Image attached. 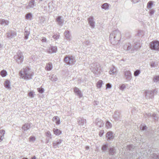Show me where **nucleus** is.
Segmentation results:
<instances>
[{
  "label": "nucleus",
  "instance_id": "24",
  "mask_svg": "<svg viewBox=\"0 0 159 159\" xmlns=\"http://www.w3.org/2000/svg\"><path fill=\"white\" fill-rule=\"evenodd\" d=\"M65 37L67 40H70V33L69 31H65L64 33Z\"/></svg>",
  "mask_w": 159,
  "mask_h": 159
},
{
  "label": "nucleus",
  "instance_id": "45",
  "mask_svg": "<svg viewBox=\"0 0 159 159\" xmlns=\"http://www.w3.org/2000/svg\"><path fill=\"white\" fill-rule=\"evenodd\" d=\"M153 2L152 1H150L148 2L147 5V7L148 8H151Z\"/></svg>",
  "mask_w": 159,
  "mask_h": 159
},
{
  "label": "nucleus",
  "instance_id": "59",
  "mask_svg": "<svg viewBox=\"0 0 159 159\" xmlns=\"http://www.w3.org/2000/svg\"><path fill=\"white\" fill-rule=\"evenodd\" d=\"M154 63H152L151 64L150 66L152 67H154Z\"/></svg>",
  "mask_w": 159,
  "mask_h": 159
},
{
  "label": "nucleus",
  "instance_id": "43",
  "mask_svg": "<svg viewBox=\"0 0 159 159\" xmlns=\"http://www.w3.org/2000/svg\"><path fill=\"white\" fill-rule=\"evenodd\" d=\"M140 48V45L139 43L135 44L133 48L134 50H137Z\"/></svg>",
  "mask_w": 159,
  "mask_h": 159
},
{
  "label": "nucleus",
  "instance_id": "19",
  "mask_svg": "<svg viewBox=\"0 0 159 159\" xmlns=\"http://www.w3.org/2000/svg\"><path fill=\"white\" fill-rule=\"evenodd\" d=\"M96 125L99 127H102L104 124V123L103 122V121L99 119H97L96 120Z\"/></svg>",
  "mask_w": 159,
  "mask_h": 159
},
{
  "label": "nucleus",
  "instance_id": "27",
  "mask_svg": "<svg viewBox=\"0 0 159 159\" xmlns=\"http://www.w3.org/2000/svg\"><path fill=\"white\" fill-rule=\"evenodd\" d=\"M52 120L55 122L56 124L57 125L59 124H60V119L57 116H54L52 119Z\"/></svg>",
  "mask_w": 159,
  "mask_h": 159
},
{
  "label": "nucleus",
  "instance_id": "15",
  "mask_svg": "<svg viewBox=\"0 0 159 159\" xmlns=\"http://www.w3.org/2000/svg\"><path fill=\"white\" fill-rule=\"evenodd\" d=\"M89 23L90 25L91 28H93L95 27V22L94 21V19L92 16L89 17L88 19Z\"/></svg>",
  "mask_w": 159,
  "mask_h": 159
},
{
  "label": "nucleus",
  "instance_id": "49",
  "mask_svg": "<svg viewBox=\"0 0 159 159\" xmlns=\"http://www.w3.org/2000/svg\"><path fill=\"white\" fill-rule=\"evenodd\" d=\"M60 35L59 34H54L53 36V38L57 40L59 38Z\"/></svg>",
  "mask_w": 159,
  "mask_h": 159
},
{
  "label": "nucleus",
  "instance_id": "57",
  "mask_svg": "<svg viewBox=\"0 0 159 159\" xmlns=\"http://www.w3.org/2000/svg\"><path fill=\"white\" fill-rule=\"evenodd\" d=\"M89 43V41L87 40L84 43V44H85L86 45H88Z\"/></svg>",
  "mask_w": 159,
  "mask_h": 159
},
{
  "label": "nucleus",
  "instance_id": "2",
  "mask_svg": "<svg viewBox=\"0 0 159 159\" xmlns=\"http://www.w3.org/2000/svg\"><path fill=\"white\" fill-rule=\"evenodd\" d=\"M19 74L22 78L26 80L31 79L33 75V73L28 67L23 68L20 71Z\"/></svg>",
  "mask_w": 159,
  "mask_h": 159
},
{
  "label": "nucleus",
  "instance_id": "22",
  "mask_svg": "<svg viewBox=\"0 0 159 159\" xmlns=\"http://www.w3.org/2000/svg\"><path fill=\"white\" fill-rule=\"evenodd\" d=\"M62 141V139H57L56 141H54L53 143V146L55 148H56L58 146L60 145Z\"/></svg>",
  "mask_w": 159,
  "mask_h": 159
},
{
  "label": "nucleus",
  "instance_id": "30",
  "mask_svg": "<svg viewBox=\"0 0 159 159\" xmlns=\"http://www.w3.org/2000/svg\"><path fill=\"white\" fill-rule=\"evenodd\" d=\"M53 131L54 132V134L57 135H60L61 133V131L59 129L55 128H54L53 129Z\"/></svg>",
  "mask_w": 159,
  "mask_h": 159
},
{
  "label": "nucleus",
  "instance_id": "36",
  "mask_svg": "<svg viewBox=\"0 0 159 159\" xmlns=\"http://www.w3.org/2000/svg\"><path fill=\"white\" fill-rule=\"evenodd\" d=\"M50 80H51L52 81H56L57 80V78L56 76L54 75H52L51 78H50Z\"/></svg>",
  "mask_w": 159,
  "mask_h": 159
},
{
  "label": "nucleus",
  "instance_id": "1",
  "mask_svg": "<svg viewBox=\"0 0 159 159\" xmlns=\"http://www.w3.org/2000/svg\"><path fill=\"white\" fill-rule=\"evenodd\" d=\"M121 36V33L118 30L113 31L109 37L111 43L114 45L118 44L120 39Z\"/></svg>",
  "mask_w": 159,
  "mask_h": 159
},
{
  "label": "nucleus",
  "instance_id": "52",
  "mask_svg": "<svg viewBox=\"0 0 159 159\" xmlns=\"http://www.w3.org/2000/svg\"><path fill=\"white\" fill-rule=\"evenodd\" d=\"M37 89L38 91L40 93H43L44 92V89L43 88H38Z\"/></svg>",
  "mask_w": 159,
  "mask_h": 159
},
{
  "label": "nucleus",
  "instance_id": "31",
  "mask_svg": "<svg viewBox=\"0 0 159 159\" xmlns=\"http://www.w3.org/2000/svg\"><path fill=\"white\" fill-rule=\"evenodd\" d=\"M148 116H151L152 117H153V119L155 120V121H157L158 118V117L156 116V114L153 113L151 115V114L149 113L148 115Z\"/></svg>",
  "mask_w": 159,
  "mask_h": 159
},
{
  "label": "nucleus",
  "instance_id": "42",
  "mask_svg": "<svg viewBox=\"0 0 159 159\" xmlns=\"http://www.w3.org/2000/svg\"><path fill=\"white\" fill-rule=\"evenodd\" d=\"M36 140V138L34 136H31L29 138V141L30 142H34Z\"/></svg>",
  "mask_w": 159,
  "mask_h": 159
},
{
  "label": "nucleus",
  "instance_id": "13",
  "mask_svg": "<svg viewBox=\"0 0 159 159\" xmlns=\"http://www.w3.org/2000/svg\"><path fill=\"white\" fill-rule=\"evenodd\" d=\"M57 47L55 46L50 47L48 48L47 49V52L49 53L56 52L57 51Z\"/></svg>",
  "mask_w": 159,
  "mask_h": 159
},
{
  "label": "nucleus",
  "instance_id": "8",
  "mask_svg": "<svg viewBox=\"0 0 159 159\" xmlns=\"http://www.w3.org/2000/svg\"><path fill=\"white\" fill-rule=\"evenodd\" d=\"M146 98L147 99H152L153 98L154 93L152 90H147L144 93Z\"/></svg>",
  "mask_w": 159,
  "mask_h": 159
},
{
  "label": "nucleus",
  "instance_id": "38",
  "mask_svg": "<svg viewBox=\"0 0 159 159\" xmlns=\"http://www.w3.org/2000/svg\"><path fill=\"white\" fill-rule=\"evenodd\" d=\"M102 84V81L101 80H99L97 83V86L98 88H101Z\"/></svg>",
  "mask_w": 159,
  "mask_h": 159
},
{
  "label": "nucleus",
  "instance_id": "54",
  "mask_svg": "<svg viewBox=\"0 0 159 159\" xmlns=\"http://www.w3.org/2000/svg\"><path fill=\"white\" fill-rule=\"evenodd\" d=\"M104 133V130H101L100 131L99 135L100 136L102 137Z\"/></svg>",
  "mask_w": 159,
  "mask_h": 159
},
{
  "label": "nucleus",
  "instance_id": "56",
  "mask_svg": "<svg viewBox=\"0 0 159 159\" xmlns=\"http://www.w3.org/2000/svg\"><path fill=\"white\" fill-rule=\"evenodd\" d=\"M29 95L30 97L32 98L34 97L33 93L31 91L29 93Z\"/></svg>",
  "mask_w": 159,
  "mask_h": 159
},
{
  "label": "nucleus",
  "instance_id": "35",
  "mask_svg": "<svg viewBox=\"0 0 159 159\" xmlns=\"http://www.w3.org/2000/svg\"><path fill=\"white\" fill-rule=\"evenodd\" d=\"M153 81L154 82H157L159 81V75H156L154 76Z\"/></svg>",
  "mask_w": 159,
  "mask_h": 159
},
{
  "label": "nucleus",
  "instance_id": "41",
  "mask_svg": "<svg viewBox=\"0 0 159 159\" xmlns=\"http://www.w3.org/2000/svg\"><path fill=\"white\" fill-rule=\"evenodd\" d=\"M140 73V70H137L134 72V75L135 76H138Z\"/></svg>",
  "mask_w": 159,
  "mask_h": 159
},
{
  "label": "nucleus",
  "instance_id": "12",
  "mask_svg": "<svg viewBox=\"0 0 159 159\" xmlns=\"http://www.w3.org/2000/svg\"><path fill=\"white\" fill-rule=\"evenodd\" d=\"M113 117L116 121L120 119L121 116L120 112L118 111H116L113 115Z\"/></svg>",
  "mask_w": 159,
  "mask_h": 159
},
{
  "label": "nucleus",
  "instance_id": "25",
  "mask_svg": "<svg viewBox=\"0 0 159 159\" xmlns=\"http://www.w3.org/2000/svg\"><path fill=\"white\" fill-rule=\"evenodd\" d=\"M52 68V65L51 63L47 64L45 69L47 70H50Z\"/></svg>",
  "mask_w": 159,
  "mask_h": 159
},
{
  "label": "nucleus",
  "instance_id": "26",
  "mask_svg": "<svg viewBox=\"0 0 159 159\" xmlns=\"http://www.w3.org/2000/svg\"><path fill=\"white\" fill-rule=\"evenodd\" d=\"M9 22L7 20L3 19L0 20V24L2 25H8L9 24Z\"/></svg>",
  "mask_w": 159,
  "mask_h": 159
},
{
  "label": "nucleus",
  "instance_id": "44",
  "mask_svg": "<svg viewBox=\"0 0 159 159\" xmlns=\"http://www.w3.org/2000/svg\"><path fill=\"white\" fill-rule=\"evenodd\" d=\"M108 148V144H107L104 145L102 148V150L103 151L106 150Z\"/></svg>",
  "mask_w": 159,
  "mask_h": 159
},
{
  "label": "nucleus",
  "instance_id": "58",
  "mask_svg": "<svg viewBox=\"0 0 159 159\" xmlns=\"http://www.w3.org/2000/svg\"><path fill=\"white\" fill-rule=\"evenodd\" d=\"M140 0H132V2L134 3H136L138 2Z\"/></svg>",
  "mask_w": 159,
  "mask_h": 159
},
{
  "label": "nucleus",
  "instance_id": "10",
  "mask_svg": "<svg viewBox=\"0 0 159 159\" xmlns=\"http://www.w3.org/2000/svg\"><path fill=\"white\" fill-rule=\"evenodd\" d=\"M92 71L95 75L98 76L102 72L101 67L99 66H96L94 68Z\"/></svg>",
  "mask_w": 159,
  "mask_h": 159
},
{
  "label": "nucleus",
  "instance_id": "3",
  "mask_svg": "<svg viewBox=\"0 0 159 159\" xmlns=\"http://www.w3.org/2000/svg\"><path fill=\"white\" fill-rule=\"evenodd\" d=\"M64 62L67 65H73L76 62L75 57L72 56L67 55L64 58Z\"/></svg>",
  "mask_w": 159,
  "mask_h": 159
},
{
  "label": "nucleus",
  "instance_id": "28",
  "mask_svg": "<svg viewBox=\"0 0 159 159\" xmlns=\"http://www.w3.org/2000/svg\"><path fill=\"white\" fill-rule=\"evenodd\" d=\"M116 153V150L114 148H111L109 149V154L113 155Z\"/></svg>",
  "mask_w": 159,
  "mask_h": 159
},
{
  "label": "nucleus",
  "instance_id": "20",
  "mask_svg": "<svg viewBox=\"0 0 159 159\" xmlns=\"http://www.w3.org/2000/svg\"><path fill=\"white\" fill-rule=\"evenodd\" d=\"M106 137L107 138V140L113 139L114 137L112 132L111 131L107 132L106 134Z\"/></svg>",
  "mask_w": 159,
  "mask_h": 159
},
{
  "label": "nucleus",
  "instance_id": "51",
  "mask_svg": "<svg viewBox=\"0 0 159 159\" xmlns=\"http://www.w3.org/2000/svg\"><path fill=\"white\" fill-rule=\"evenodd\" d=\"M111 88V85L110 83H107L106 84V89H110Z\"/></svg>",
  "mask_w": 159,
  "mask_h": 159
},
{
  "label": "nucleus",
  "instance_id": "40",
  "mask_svg": "<svg viewBox=\"0 0 159 159\" xmlns=\"http://www.w3.org/2000/svg\"><path fill=\"white\" fill-rule=\"evenodd\" d=\"M0 74L2 76L5 77L7 75V72L6 70H3L1 71Z\"/></svg>",
  "mask_w": 159,
  "mask_h": 159
},
{
  "label": "nucleus",
  "instance_id": "18",
  "mask_svg": "<svg viewBox=\"0 0 159 159\" xmlns=\"http://www.w3.org/2000/svg\"><path fill=\"white\" fill-rule=\"evenodd\" d=\"M24 34H25V39H27L28 38V36L30 33V29L27 27H26L25 29Z\"/></svg>",
  "mask_w": 159,
  "mask_h": 159
},
{
  "label": "nucleus",
  "instance_id": "29",
  "mask_svg": "<svg viewBox=\"0 0 159 159\" xmlns=\"http://www.w3.org/2000/svg\"><path fill=\"white\" fill-rule=\"evenodd\" d=\"M5 133V131L4 130H0V142L3 139Z\"/></svg>",
  "mask_w": 159,
  "mask_h": 159
},
{
  "label": "nucleus",
  "instance_id": "5",
  "mask_svg": "<svg viewBox=\"0 0 159 159\" xmlns=\"http://www.w3.org/2000/svg\"><path fill=\"white\" fill-rule=\"evenodd\" d=\"M149 47L152 50L159 51V41L157 40L152 41L149 44Z\"/></svg>",
  "mask_w": 159,
  "mask_h": 159
},
{
  "label": "nucleus",
  "instance_id": "63",
  "mask_svg": "<svg viewBox=\"0 0 159 159\" xmlns=\"http://www.w3.org/2000/svg\"><path fill=\"white\" fill-rule=\"evenodd\" d=\"M2 45L1 44H0V48H2Z\"/></svg>",
  "mask_w": 159,
  "mask_h": 159
},
{
  "label": "nucleus",
  "instance_id": "11",
  "mask_svg": "<svg viewBox=\"0 0 159 159\" xmlns=\"http://www.w3.org/2000/svg\"><path fill=\"white\" fill-rule=\"evenodd\" d=\"M56 21L58 25L62 26L63 25L64 20L61 16H58L56 19Z\"/></svg>",
  "mask_w": 159,
  "mask_h": 159
},
{
  "label": "nucleus",
  "instance_id": "48",
  "mask_svg": "<svg viewBox=\"0 0 159 159\" xmlns=\"http://www.w3.org/2000/svg\"><path fill=\"white\" fill-rule=\"evenodd\" d=\"M125 88V85L124 84H122L120 87V89L122 90H124Z\"/></svg>",
  "mask_w": 159,
  "mask_h": 159
},
{
  "label": "nucleus",
  "instance_id": "64",
  "mask_svg": "<svg viewBox=\"0 0 159 159\" xmlns=\"http://www.w3.org/2000/svg\"><path fill=\"white\" fill-rule=\"evenodd\" d=\"M22 159H28L26 157H24Z\"/></svg>",
  "mask_w": 159,
  "mask_h": 159
},
{
  "label": "nucleus",
  "instance_id": "32",
  "mask_svg": "<svg viewBox=\"0 0 159 159\" xmlns=\"http://www.w3.org/2000/svg\"><path fill=\"white\" fill-rule=\"evenodd\" d=\"M45 134L46 136L48 138V141L47 142H48L49 140L50 139H51L52 138L51 134L49 131H48Z\"/></svg>",
  "mask_w": 159,
  "mask_h": 159
},
{
  "label": "nucleus",
  "instance_id": "61",
  "mask_svg": "<svg viewBox=\"0 0 159 159\" xmlns=\"http://www.w3.org/2000/svg\"><path fill=\"white\" fill-rule=\"evenodd\" d=\"M31 159H36V157L34 156L33 157H32Z\"/></svg>",
  "mask_w": 159,
  "mask_h": 159
},
{
  "label": "nucleus",
  "instance_id": "53",
  "mask_svg": "<svg viewBox=\"0 0 159 159\" xmlns=\"http://www.w3.org/2000/svg\"><path fill=\"white\" fill-rule=\"evenodd\" d=\"M41 40L43 43H46L47 42V39L44 37H43Z\"/></svg>",
  "mask_w": 159,
  "mask_h": 159
},
{
  "label": "nucleus",
  "instance_id": "46",
  "mask_svg": "<svg viewBox=\"0 0 159 159\" xmlns=\"http://www.w3.org/2000/svg\"><path fill=\"white\" fill-rule=\"evenodd\" d=\"M140 127L141 130H144L146 128V126L143 124H142L140 125Z\"/></svg>",
  "mask_w": 159,
  "mask_h": 159
},
{
  "label": "nucleus",
  "instance_id": "50",
  "mask_svg": "<svg viewBox=\"0 0 159 159\" xmlns=\"http://www.w3.org/2000/svg\"><path fill=\"white\" fill-rule=\"evenodd\" d=\"M32 16L31 14L30 13H28L25 16L26 18L27 19H30Z\"/></svg>",
  "mask_w": 159,
  "mask_h": 159
},
{
  "label": "nucleus",
  "instance_id": "62",
  "mask_svg": "<svg viewBox=\"0 0 159 159\" xmlns=\"http://www.w3.org/2000/svg\"><path fill=\"white\" fill-rule=\"evenodd\" d=\"M86 148L87 150H88L89 149V147L88 146H86Z\"/></svg>",
  "mask_w": 159,
  "mask_h": 159
},
{
  "label": "nucleus",
  "instance_id": "9",
  "mask_svg": "<svg viewBox=\"0 0 159 159\" xmlns=\"http://www.w3.org/2000/svg\"><path fill=\"white\" fill-rule=\"evenodd\" d=\"M6 35L7 38L11 39L16 36V33L14 31L11 30L10 32L7 33Z\"/></svg>",
  "mask_w": 159,
  "mask_h": 159
},
{
  "label": "nucleus",
  "instance_id": "34",
  "mask_svg": "<svg viewBox=\"0 0 159 159\" xmlns=\"http://www.w3.org/2000/svg\"><path fill=\"white\" fill-rule=\"evenodd\" d=\"M109 4L107 3H105L103 4L102 6V8L105 10L107 9L109 7Z\"/></svg>",
  "mask_w": 159,
  "mask_h": 159
},
{
  "label": "nucleus",
  "instance_id": "7",
  "mask_svg": "<svg viewBox=\"0 0 159 159\" xmlns=\"http://www.w3.org/2000/svg\"><path fill=\"white\" fill-rule=\"evenodd\" d=\"M124 76L126 80V81H130L132 79V75L130 71L129 70H126L124 72Z\"/></svg>",
  "mask_w": 159,
  "mask_h": 159
},
{
  "label": "nucleus",
  "instance_id": "17",
  "mask_svg": "<svg viewBox=\"0 0 159 159\" xmlns=\"http://www.w3.org/2000/svg\"><path fill=\"white\" fill-rule=\"evenodd\" d=\"M34 0H31L29 3V4L26 7V9H29L30 8H33L35 6Z\"/></svg>",
  "mask_w": 159,
  "mask_h": 159
},
{
  "label": "nucleus",
  "instance_id": "23",
  "mask_svg": "<svg viewBox=\"0 0 159 159\" xmlns=\"http://www.w3.org/2000/svg\"><path fill=\"white\" fill-rule=\"evenodd\" d=\"M31 124H25L22 126V129L24 131H26L29 129L31 127Z\"/></svg>",
  "mask_w": 159,
  "mask_h": 159
},
{
  "label": "nucleus",
  "instance_id": "55",
  "mask_svg": "<svg viewBox=\"0 0 159 159\" xmlns=\"http://www.w3.org/2000/svg\"><path fill=\"white\" fill-rule=\"evenodd\" d=\"M154 12H155V11L154 10H153V9L149 11V14L151 16L152 15L154 14Z\"/></svg>",
  "mask_w": 159,
  "mask_h": 159
},
{
  "label": "nucleus",
  "instance_id": "37",
  "mask_svg": "<svg viewBox=\"0 0 159 159\" xmlns=\"http://www.w3.org/2000/svg\"><path fill=\"white\" fill-rule=\"evenodd\" d=\"M106 126L107 129L110 128L112 127V125L109 121H107L106 123Z\"/></svg>",
  "mask_w": 159,
  "mask_h": 159
},
{
  "label": "nucleus",
  "instance_id": "60",
  "mask_svg": "<svg viewBox=\"0 0 159 159\" xmlns=\"http://www.w3.org/2000/svg\"><path fill=\"white\" fill-rule=\"evenodd\" d=\"M153 91V92L154 93V94L155 93H157V90L156 89L154 90L153 91Z\"/></svg>",
  "mask_w": 159,
  "mask_h": 159
},
{
  "label": "nucleus",
  "instance_id": "4",
  "mask_svg": "<svg viewBox=\"0 0 159 159\" xmlns=\"http://www.w3.org/2000/svg\"><path fill=\"white\" fill-rule=\"evenodd\" d=\"M14 58L18 64H21L24 60V56L22 53L20 51H18L16 54L14 56Z\"/></svg>",
  "mask_w": 159,
  "mask_h": 159
},
{
  "label": "nucleus",
  "instance_id": "39",
  "mask_svg": "<svg viewBox=\"0 0 159 159\" xmlns=\"http://www.w3.org/2000/svg\"><path fill=\"white\" fill-rule=\"evenodd\" d=\"M151 157L152 159H159V156L155 153L153 154Z\"/></svg>",
  "mask_w": 159,
  "mask_h": 159
},
{
  "label": "nucleus",
  "instance_id": "16",
  "mask_svg": "<svg viewBox=\"0 0 159 159\" xmlns=\"http://www.w3.org/2000/svg\"><path fill=\"white\" fill-rule=\"evenodd\" d=\"M78 124L79 125H83L86 123V120L83 118L79 117L77 120Z\"/></svg>",
  "mask_w": 159,
  "mask_h": 159
},
{
  "label": "nucleus",
  "instance_id": "14",
  "mask_svg": "<svg viewBox=\"0 0 159 159\" xmlns=\"http://www.w3.org/2000/svg\"><path fill=\"white\" fill-rule=\"evenodd\" d=\"M74 92L79 98H81L83 97V94L78 88L76 87H75L74 88Z\"/></svg>",
  "mask_w": 159,
  "mask_h": 159
},
{
  "label": "nucleus",
  "instance_id": "21",
  "mask_svg": "<svg viewBox=\"0 0 159 159\" xmlns=\"http://www.w3.org/2000/svg\"><path fill=\"white\" fill-rule=\"evenodd\" d=\"M109 73L111 75L116 74L117 73L116 68L114 66H112L110 70L109 71Z\"/></svg>",
  "mask_w": 159,
  "mask_h": 159
},
{
  "label": "nucleus",
  "instance_id": "6",
  "mask_svg": "<svg viewBox=\"0 0 159 159\" xmlns=\"http://www.w3.org/2000/svg\"><path fill=\"white\" fill-rule=\"evenodd\" d=\"M123 48L125 50L128 51L129 52L132 53L134 51L132 46L129 43L125 44L123 46Z\"/></svg>",
  "mask_w": 159,
  "mask_h": 159
},
{
  "label": "nucleus",
  "instance_id": "47",
  "mask_svg": "<svg viewBox=\"0 0 159 159\" xmlns=\"http://www.w3.org/2000/svg\"><path fill=\"white\" fill-rule=\"evenodd\" d=\"M127 148L129 150H131L134 148V146L132 145H129L128 146Z\"/></svg>",
  "mask_w": 159,
  "mask_h": 159
},
{
  "label": "nucleus",
  "instance_id": "33",
  "mask_svg": "<svg viewBox=\"0 0 159 159\" xmlns=\"http://www.w3.org/2000/svg\"><path fill=\"white\" fill-rule=\"evenodd\" d=\"M10 82L8 80H6L4 83V86L6 88L9 89L10 88Z\"/></svg>",
  "mask_w": 159,
  "mask_h": 159
}]
</instances>
